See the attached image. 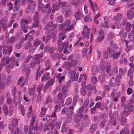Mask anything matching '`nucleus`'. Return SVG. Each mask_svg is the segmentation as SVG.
<instances>
[{"label":"nucleus","mask_w":134,"mask_h":134,"mask_svg":"<svg viewBox=\"0 0 134 134\" xmlns=\"http://www.w3.org/2000/svg\"><path fill=\"white\" fill-rule=\"evenodd\" d=\"M43 55L42 54H38L35 55L33 57V60L30 63V67L33 68L36 65L39 64L40 60L42 58Z\"/></svg>","instance_id":"obj_1"},{"label":"nucleus","mask_w":134,"mask_h":134,"mask_svg":"<svg viewBox=\"0 0 134 134\" xmlns=\"http://www.w3.org/2000/svg\"><path fill=\"white\" fill-rule=\"evenodd\" d=\"M107 50L108 52L110 53L109 55L114 59H116L117 58L120 54L121 51V49L119 52H114V50L111 51L109 47L107 48Z\"/></svg>","instance_id":"obj_2"},{"label":"nucleus","mask_w":134,"mask_h":134,"mask_svg":"<svg viewBox=\"0 0 134 134\" xmlns=\"http://www.w3.org/2000/svg\"><path fill=\"white\" fill-rule=\"evenodd\" d=\"M90 31V29L87 27V26H85L84 27V30L82 34L84 35L83 38H87L89 36V32Z\"/></svg>","instance_id":"obj_3"},{"label":"nucleus","mask_w":134,"mask_h":134,"mask_svg":"<svg viewBox=\"0 0 134 134\" xmlns=\"http://www.w3.org/2000/svg\"><path fill=\"white\" fill-rule=\"evenodd\" d=\"M65 97V96H64L63 94H62L60 92H59L57 96L54 98V101L55 102H57L58 101V100L59 99L61 103H63L64 101V98Z\"/></svg>","instance_id":"obj_4"},{"label":"nucleus","mask_w":134,"mask_h":134,"mask_svg":"<svg viewBox=\"0 0 134 134\" xmlns=\"http://www.w3.org/2000/svg\"><path fill=\"white\" fill-rule=\"evenodd\" d=\"M79 74L77 73L76 74L75 70H73L71 72L70 76L71 79L72 80L76 81L77 80Z\"/></svg>","instance_id":"obj_5"},{"label":"nucleus","mask_w":134,"mask_h":134,"mask_svg":"<svg viewBox=\"0 0 134 134\" xmlns=\"http://www.w3.org/2000/svg\"><path fill=\"white\" fill-rule=\"evenodd\" d=\"M52 7L53 8L52 11V14H51V17H53V14L54 13L55 11H57L59 10L60 8V5L59 3H56L54 4H53Z\"/></svg>","instance_id":"obj_6"},{"label":"nucleus","mask_w":134,"mask_h":134,"mask_svg":"<svg viewBox=\"0 0 134 134\" xmlns=\"http://www.w3.org/2000/svg\"><path fill=\"white\" fill-rule=\"evenodd\" d=\"M67 26V27H66L65 29L63 30L60 32L59 34L60 36H62L65 34L66 32V31H69L73 29L74 27L73 24H72L70 26Z\"/></svg>","instance_id":"obj_7"},{"label":"nucleus","mask_w":134,"mask_h":134,"mask_svg":"<svg viewBox=\"0 0 134 134\" xmlns=\"http://www.w3.org/2000/svg\"><path fill=\"white\" fill-rule=\"evenodd\" d=\"M98 37L97 39V40L99 42H100L104 38V32L102 29H101L98 31Z\"/></svg>","instance_id":"obj_8"},{"label":"nucleus","mask_w":134,"mask_h":134,"mask_svg":"<svg viewBox=\"0 0 134 134\" xmlns=\"http://www.w3.org/2000/svg\"><path fill=\"white\" fill-rule=\"evenodd\" d=\"M9 58L8 57H2L1 59V64L2 66L5 65L9 63Z\"/></svg>","instance_id":"obj_9"},{"label":"nucleus","mask_w":134,"mask_h":134,"mask_svg":"<svg viewBox=\"0 0 134 134\" xmlns=\"http://www.w3.org/2000/svg\"><path fill=\"white\" fill-rule=\"evenodd\" d=\"M111 65L109 63L107 64L106 71L110 75H111L114 73V71L112 69H111Z\"/></svg>","instance_id":"obj_10"},{"label":"nucleus","mask_w":134,"mask_h":134,"mask_svg":"<svg viewBox=\"0 0 134 134\" xmlns=\"http://www.w3.org/2000/svg\"><path fill=\"white\" fill-rule=\"evenodd\" d=\"M36 2H34L31 4H29L27 7V9H29L30 11L32 12L35 9Z\"/></svg>","instance_id":"obj_11"},{"label":"nucleus","mask_w":134,"mask_h":134,"mask_svg":"<svg viewBox=\"0 0 134 134\" xmlns=\"http://www.w3.org/2000/svg\"><path fill=\"white\" fill-rule=\"evenodd\" d=\"M53 22L52 21H49L46 26V27L47 28L49 27L50 26H51V29L52 30H54L56 28L57 26V25L56 24H54L52 25Z\"/></svg>","instance_id":"obj_12"},{"label":"nucleus","mask_w":134,"mask_h":134,"mask_svg":"<svg viewBox=\"0 0 134 134\" xmlns=\"http://www.w3.org/2000/svg\"><path fill=\"white\" fill-rule=\"evenodd\" d=\"M18 121L16 119H14L12 122V127H9V128L10 130H12V129L15 127L18 124Z\"/></svg>","instance_id":"obj_13"},{"label":"nucleus","mask_w":134,"mask_h":134,"mask_svg":"<svg viewBox=\"0 0 134 134\" xmlns=\"http://www.w3.org/2000/svg\"><path fill=\"white\" fill-rule=\"evenodd\" d=\"M110 49L111 51L115 50L117 48V46L115 43L112 41H111L110 43Z\"/></svg>","instance_id":"obj_14"},{"label":"nucleus","mask_w":134,"mask_h":134,"mask_svg":"<svg viewBox=\"0 0 134 134\" xmlns=\"http://www.w3.org/2000/svg\"><path fill=\"white\" fill-rule=\"evenodd\" d=\"M49 74V73H46L43 75L41 78V81H43L45 80H47L49 79L50 77Z\"/></svg>","instance_id":"obj_15"},{"label":"nucleus","mask_w":134,"mask_h":134,"mask_svg":"<svg viewBox=\"0 0 134 134\" xmlns=\"http://www.w3.org/2000/svg\"><path fill=\"white\" fill-rule=\"evenodd\" d=\"M35 117L33 116L32 119L31 120V122L29 126V130H32L33 129V125L34 124L35 121Z\"/></svg>","instance_id":"obj_16"},{"label":"nucleus","mask_w":134,"mask_h":134,"mask_svg":"<svg viewBox=\"0 0 134 134\" xmlns=\"http://www.w3.org/2000/svg\"><path fill=\"white\" fill-rule=\"evenodd\" d=\"M2 110L4 115H7L8 114V108L5 104H4L2 106Z\"/></svg>","instance_id":"obj_17"},{"label":"nucleus","mask_w":134,"mask_h":134,"mask_svg":"<svg viewBox=\"0 0 134 134\" xmlns=\"http://www.w3.org/2000/svg\"><path fill=\"white\" fill-rule=\"evenodd\" d=\"M132 110L130 109L129 108L126 107L124 109V114L126 116H127L129 114L130 112Z\"/></svg>","instance_id":"obj_18"},{"label":"nucleus","mask_w":134,"mask_h":134,"mask_svg":"<svg viewBox=\"0 0 134 134\" xmlns=\"http://www.w3.org/2000/svg\"><path fill=\"white\" fill-rule=\"evenodd\" d=\"M83 15L81 10L79 9L75 12V17H82Z\"/></svg>","instance_id":"obj_19"},{"label":"nucleus","mask_w":134,"mask_h":134,"mask_svg":"<svg viewBox=\"0 0 134 134\" xmlns=\"http://www.w3.org/2000/svg\"><path fill=\"white\" fill-rule=\"evenodd\" d=\"M67 92V89L65 85H63L62 87V92L63 94H64L65 97H66L67 96L66 93Z\"/></svg>","instance_id":"obj_20"},{"label":"nucleus","mask_w":134,"mask_h":134,"mask_svg":"<svg viewBox=\"0 0 134 134\" xmlns=\"http://www.w3.org/2000/svg\"><path fill=\"white\" fill-rule=\"evenodd\" d=\"M47 108L44 107H43L41 110V112L40 114V116H43L45 114L47 111Z\"/></svg>","instance_id":"obj_21"},{"label":"nucleus","mask_w":134,"mask_h":134,"mask_svg":"<svg viewBox=\"0 0 134 134\" xmlns=\"http://www.w3.org/2000/svg\"><path fill=\"white\" fill-rule=\"evenodd\" d=\"M83 114H78L75 118V122H78L80 120Z\"/></svg>","instance_id":"obj_22"},{"label":"nucleus","mask_w":134,"mask_h":134,"mask_svg":"<svg viewBox=\"0 0 134 134\" xmlns=\"http://www.w3.org/2000/svg\"><path fill=\"white\" fill-rule=\"evenodd\" d=\"M69 110L67 108L64 107L62 110V114L67 115L69 114Z\"/></svg>","instance_id":"obj_23"},{"label":"nucleus","mask_w":134,"mask_h":134,"mask_svg":"<svg viewBox=\"0 0 134 134\" xmlns=\"http://www.w3.org/2000/svg\"><path fill=\"white\" fill-rule=\"evenodd\" d=\"M89 1L90 4L91 8L92 9L94 12L96 10V5L95 3H93L91 0H89Z\"/></svg>","instance_id":"obj_24"},{"label":"nucleus","mask_w":134,"mask_h":134,"mask_svg":"<svg viewBox=\"0 0 134 134\" xmlns=\"http://www.w3.org/2000/svg\"><path fill=\"white\" fill-rule=\"evenodd\" d=\"M97 128V126L95 124L92 125L90 128L89 130L90 132L91 133L94 132Z\"/></svg>","instance_id":"obj_25"},{"label":"nucleus","mask_w":134,"mask_h":134,"mask_svg":"<svg viewBox=\"0 0 134 134\" xmlns=\"http://www.w3.org/2000/svg\"><path fill=\"white\" fill-rule=\"evenodd\" d=\"M98 70L96 66H93L92 68V73L93 75H95L97 73Z\"/></svg>","instance_id":"obj_26"},{"label":"nucleus","mask_w":134,"mask_h":134,"mask_svg":"<svg viewBox=\"0 0 134 134\" xmlns=\"http://www.w3.org/2000/svg\"><path fill=\"white\" fill-rule=\"evenodd\" d=\"M72 102V98L70 97L68 98L65 101V104L67 106L69 105Z\"/></svg>","instance_id":"obj_27"},{"label":"nucleus","mask_w":134,"mask_h":134,"mask_svg":"<svg viewBox=\"0 0 134 134\" xmlns=\"http://www.w3.org/2000/svg\"><path fill=\"white\" fill-rule=\"evenodd\" d=\"M133 72L132 69H130L128 71V75L130 77L131 79H132L133 78Z\"/></svg>","instance_id":"obj_28"},{"label":"nucleus","mask_w":134,"mask_h":134,"mask_svg":"<svg viewBox=\"0 0 134 134\" xmlns=\"http://www.w3.org/2000/svg\"><path fill=\"white\" fill-rule=\"evenodd\" d=\"M28 23V21L26 19H22L21 20V25L23 27H25L24 25V23L27 24Z\"/></svg>","instance_id":"obj_29"},{"label":"nucleus","mask_w":134,"mask_h":134,"mask_svg":"<svg viewBox=\"0 0 134 134\" xmlns=\"http://www.w3.org/2000/svg\"><path fill=\"white\" fill-rule=\"evenodd\" d=\"M15 40V38L13 36H12L8 40L7 42L10 44H12L14 43Z\"/></svg>","instance_id":"obj_30"},{"label":"nucleus","mask_w":134,"mask_h":134,"mask_svg":"<svg viewBox=\"0 0 134 134\" xmlns=\"http://www.w3.org/2000/svg\"><path fill=\"white\" fill-rule=\"evenodd\" d=\"M41 43L40 41L38 39H36L34 43V46L37 47Z\"/></svg>","instance_id":"obj_31"},{"label":"nucleus","mask_w":134,"mask_h":134,"mask_svg":"<svg viewBox=\"0 0 134 134\" xmlns=\"http://www.w3.org/2000/svg\"><path fill=\"white\" fill-rule=\"evenodd\" d=\"M13 107L11 105L9 107V110H8V113L10 116H11L12 114V112L13 111Z\"/></svg>","instance_id":"obj_32"},{"label":"nucleus","mask_w":134,"mask_h":134,"mask_svg":"<svg viewBox=\"0 0 134 134\" xmlns=\"http://www.w3.org/2000/svg\"><path fill=\"white\" fill-rule=\"evenodd\" d=\"M51 37L50 35H47L45 37H43V41H45V42L46 43L47 41L51 38Z\"/></svg>","instance_id":"obj_33"},{"label":"nucleus","mask_w":134,"mask_h":134,"mask_svg":"<svg viewBox=\"0 0 134 134\" xmlns=\"http://www.w3.org/2000/svg\"><path fill=\"white\" fill-rule=\"evenodd\" d=\"M127 17H134V14L133 12L130 10L128 11L127 13Z\"/></svg>","instance_id":"obj_34"},{"label":"nucleus","mask_w":134,"mask_h":134,"mask_svg":"<svg viewBox=\"0 0 134 134\" xmlns=\"http://www.w3.org/2000/svg\"><path fill=\"white\" fill-rule=\"evenodd\" d=\"M110 83L112 86H114L116 84V79L113 77L110 80Z\"/></svg>","instance_id":"obj_35"},{"label":"nucleus","mask_w":134,"mask_h":134,"mask_svg":"<svg viewBox=\"0 0 134 134\" xmlns=\"http://www.w3.org/2000/svg\"><path fill=\"white\" fill-rule=\"evenodd\" d=\"M35 90V88H30L29 90V92L30 96H32L34 93V91Z\"/></svg>","instance_id":"obj_36"},{"label":"nucleus","mask_w":134,"mask_h":134,"mask_svg":"<svg viewBox=\"0 0 134 134\" xmlns=\"http://www.w3.org/2000/svg\"><path fill=\"white\" fill-rule=\"evenodd\" d=\"M78 96L76 95L74 97L73 99V102L72 103V105L75 106L76 104V102H77L78 99Z\"/></svg>","instance_id":"obj_37"},{"label":"nucleus","mask_w":134,"mask_h":134,"mask_svg":"<svg viewBox=\"0 0 134 134\" xmlns=\"http://www.w3.org/2000/svg\"><path fill=\"white\" fill-rule=\"evenodd\" d=\"M131 28V25L129 23H127L126 24V30L127 32H129L130 31V29Z\"/></svg>","instance_id":"obj_38"},{"label":"nucleus","mask_w":134,"mask_h":134,"mask_svg":"<svg viewBox=\"0 0 134 134\" xmlns=\"http://www.w3.org/2000/svg\"><path fill=\"white\" fill-rule=\"evenodd\" d=\"M42 88V85L41 84H39L37 86V91L38 92H40Z\"/></svg>","instance_id":"obj_39"},{"label":"nucleus","mask_w":134,"mask_h":134,"mask_svg":"<svg viewBox=\"0 0 134 134\" xmlns=\"http://www.w3.org/2000/svg\"><path fill=\"white\" fill-rule=\"evenodd\" d=\"M19 108L21 110V114L23 116H24L25 114V110L24 107L22 105H20L19 107Z\"/></svg>","instance_id":"obj_40"},{"label":"nucleus","mask_w":134,"mask_h":134,"mask_svg":"<svg viewBox=\"0 0 134 134\" xmlns=\"http://www.w3.org/2000/svg\"><path fill=\"white\" fill-rule=\"evenodd\" d=\"M114 33L110 32L109 33V34L108 37V39L109 40L113 38L114 36Z\"/></svg>","instance_id":"obj_41"},{"label":"nucleus","mask_w":134,"mask_h":134,"mask_svg":"<svg viewBox=\"0 0 134 134\" xmlns=\"http://www.w3.org/2000/svg\"><path fill=\"white\" fill-rule=\"evenodd\" d=\"M5 82L3 81L2 80L0 81V88L1 89L4 88L5 87L4 85Z\"/></svg>","instance_id":"obj_42"},{"label":"nucleus","mask_w":134,"mask_h":134,"mask_svg":"<svg viewBox=\"0 0 134 134\" xmlns=\"http://www.w3.org/2000/svg\"><path fill=\"white\" fill-rule=\"evenodd\" d=\"M54 82V80L53 79H50L46 83L49 86H50L52 85L53 84Z\"/></svg>","instance_id":"obj_43"},{"label":"nucleus","mask_w":134,"mask_h":134,"mask_svg":"<svg viewBox=\"0 0 134 134\" xmlns=\"http://www.w3.org/2000/svg\"><path fill=\"white\" fill-rule=\"evenodd\" d=\"M11 77L10 76H8L7 78L6 84L7 85L9 84L11 82Z\"/></svg>","instance_id":"obj_44"},{"label":"nucleus","mask_w":134,"mask_h":134,"mask_svg":"<svg viewBox=\"0 0 134 134\" xmlns=\"http://www.w3.org/2000/svg\"><path fill=\"white\" fill-rule=\"evenodd\" d=\"M8 5L9 6L8 10L9 11H10L12 10L13 8V5L10 2H9L8 3Z\"/></svg>","instance_id":"obj_45"},{"label":"nucleus","mask_w":134,"mask_h":134,"mask_svg":"<svg viewBox=\"0 0 134 134\" xmlns=\"http://www.w3.org/2000/svg\"><path fill=\"white\" fill-rule=\"evenodd\" d=\"M65 26V24L64 23H62L60 24L59 26L58 30H61L64 28Z\"/></svg>","instance_id":"obj_46"},{"label":"nucleus","mask_w":134,"mask_h":134,"mask_svg":"<svg viewBox=\"0 0 134 134\" xmlns=\"http://www.w3.org/2000/svg\"><path fill=\"white\" fill-rule=\"evenodd\" d=\"M91 80L92 82L93 83H96L97 81V78L95 76H93L91 78Z\"/></svg>","instance_id":"obj_47"},{"label":"nucleus","mask_w":134,"mask_h":134,"mask_svg":"<svg viewBox=\"0 0 134 134\" xmlns=\"http://www.w3.org/2000/svg\"><path fill=\"white\" fill-rule=\"evenodd\" d=\"M61 123L62 122L61 121H59L56 122L55 124L57 129H60Z\"/></svg>","instance_id":"obj_48"},{"label":"nucleus","mask_w":134,"mask_h":134,"mask_svg":"<svg viewBox=\"0 0 134 134\" xmlns=\"http://www.w3.org/2000/svg\"><path fill=\"white\" fill-rule=\"evenodd\" d=\"M102 25L104 28H108L109 27V25H108V22L104 21V23L102 24Z\"/></svg>","instance_id":"obj_49"},{"label":"nucleus","mask_w":134,"mask_h":134,"mask_svg":"<svg viewBox=\"0 0 134 134\" xmlns=\"http://www.w3.org/2000/svg\"><path fill=\"white\" fill-rule=\"evenodd\" d=\"M89 99L87 98L86 99L83 105L85 107H86L88 105L89 102Z\"/></svg>","instance_id":"obj_50"},{"label":"nucleus","mask_w":134,"mask_h":134,"mask_svg":"<svg viewBox=\"0 0 134 134\" xmlns=\"http://www.w3.org/2000/svg\"><path fill=\"white\" fill-rule=\"evenodd\" d=\"M107 1L108 2V4L111 5H113L115 2V0H107Z\"/></svg>","instance_id":"obj_51"},{"label":"nucleus","mask_w":134,"mask_h":134,"mask_svg":"<svg viewBox=\"0 0 134 134\" xmlns=\"http://www.w3.org/2000/svg\"><path fill=\"white\" fill-rule=\"evenodd\" d=\"M119 72L120 74H119V76L120 78H121V75H122L124 74V70L121 68H120L119 69Z\"/></svg>","instance_id":"obj_52"},{"label":"nucleus","mask_w":134,"mask_h":134,"mask_svg":"<svg viewBox=\"0 0 134 134\" xmlns=\"http://www.w3.org/2000/svg\"><path fill=\"white\" fill-rule=\"evenodd\" d=\"M41 93H39L37 97V102H39L41 100Z\"/></svg>","instance_id":"obj_53"},{"label":"nucleus","mask_w":134,"mask_h":134,"mask_svg":"<svg viewBox=\"0 0 134 134\" xmlns=\"http://www.w3.org/2000/svg\"><path fill=\"white\" fill-rule=\"evenodd\" d=\"M69 42H68L66 43V42H64V43L62 46V48H67L68 46V44Z\"/></svg>","instance_id":"obj_54"},{"label":"nucleus","mask_w":134,"mask_h":134,"mask_svg":"<svg viewBox=\"0 0 134 134\" xmlns=\"http://www.w3.org/2000/svg\"><path fill=\"white\" fill-rule=\"evenodd\" d=\"M81 93L82 96L85 95L86 94V91L85 88H82L81 90Z\"/></svg>","instance_id":"obj_55"},{"label":"nucleus","mask_w":134,"mask_h":134,"mask_svg":"<svg viewBox=\"0 0 134 134\" xmlns=\"http://www.w3.org/2000/svg\"><path fill=\"white\" fill-rule=\"evenodd\" d=\"M132 89L131 88H128L127 90V94L128 95H129L131 94L132 92Z\"/></svg>","instance_id":"obj_56"},{"label":"nucleus","mask_w":134,"mask_h":134,"mask_svg":"<svg viewBox=\"0 0 134 134\" xmlns=\"http://www.w3.org/2000/svg\"><path fill=\"white\" fill-rule=\"evenodd\" d=\"M71 13V10H69L66 11L65 14V17H69L70 16Z\"/></svg>","instance_id":"obj_57"},{"label":"nucleus","mask_w":134,"mask_h":134,"mask_svg":"<svg viewBox=\"0 0 134 134\" xmlns=\"http://www.w3.org/2000/svg\"><path fill=\"white\" fill-rule=\"evenodd\" d=\"M106 122V121L104 120H103L100 124V126L102 128L103 127Z\"/></svg>","instance_id":"obj_58"},{"label":"nucleus","mask_w":134,"mask_h":134,"mask_svg":"<svg viewBox=\"0 0 134 134\" xmlns=\"http://www.w3.org/2000/svg\"><path fill=\"white\" fill-rule=\"evenodd\" d=\"M121 41L123 43L125 44L126 46L129 44V41L125 39H121Z\"/></svg>","instance_id":"obj_59"},{"label":"nucleus","mask_w":134,"mask_h":134,"mask_svg":"<svg viewBox=\"0 0 134 134\" xmlns=\"http://www.w3.org/2000/svg\"><path fill=\"white\" fill-rule=\"evenodd\" d=\"M103 57L105 58H107L108 57V54L106 51H104L103 53Z\"/></svg>","instance_id":"obj_60"},{"label":"nucleus","mask_w":134,"mask_h":134,"mask_svg":"<svg viewBox=\"0 0 134 134\" xmlns=\"http://www.w3.org/2000/svg\"><path fill=\"white\" fill-rule=\"evenodd\" d=\"M15 61V57H12L9 59V62H10L12 63H13Z\"/></svg>","instance_id":"obj_61"},{"label":"nucleus","mask_w":134,"mask_h":134,"mask_svg":"<svg viewBox=\"0 0 134 134\" xmlns=\"http://www.w3.org/2000/svg\"><path fill=\"white\" fill-rule=\"evenodd\" d=\"M8 50L9 51L8 53V54H9L12 51V46H9L8 48Z\"/></svg>","instance_id":"obj_62"},{"label":"nucleus","mask_w":134,"mask_h":134,"mask_svg":"<svg viewBox=\"0 0 134 134\" xmlns=\"http://www.w3.org/2000/svg\"><path fill=\"white\" fill-rule=\"evenodd\" d=\"M31 43L30 42L27 43L25 45V49H26L29 48L30 46Z\"/></svg>","instance_id":"obj_63"},{"label":"nucleus","mask_w":134,"mask_h":134,"mask_svg":"<svg viewBox=\"0 0 134 134\" xmlns=\"http://www.w3.org/2000/svg\"><path fill=\"white\" fill-rule=\"evenodd\" d=\"M45 66H47L46 68L45 69V71H47V70L49 69L51 67V66L50 64H45Z\"/></svg>","instance_id":"obj_64"}]
</instances>
